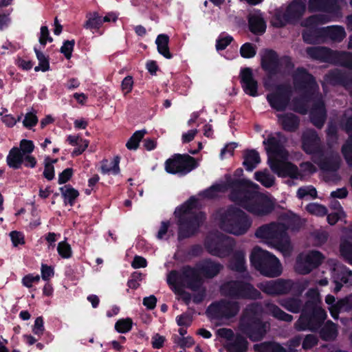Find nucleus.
<instances>
[{"label": "nucleus", "instance_id": "774afa93", "mask_svg": "<svg viewBox=\"0 0 352 352\" xmlns=\"http://www.w3.org/2000/svg\"><path fill=\"white\" fill-rule=\"evenodd\" d=\"M19 146V148L24 155L31 154L34 149L33 142L29 140L23 139L21 140Z\"/></svg>", "mask_w": 352, "mask_h": 352}, {"label": "nucleus", "instance_id": "423d86ee", "mask_svg": "<svg viewBox=\"0 0 352 352\" xmlns=\"http://www.w3.org/2000/svg\"><path fill=\"white\" fill-rule=\"evenodd\" d=\"M292 78L296 91L310 98L319 96V100L314 102L310 111V120L315 126L321 129L327 119V111L315 77L305 68L298 67L293 72Z\"/></svg>", "mask_w": 352, "mask_h": 352}, {"label": "nucleus", "instance_id": "9b49d317", "mask_svg": "<svg viewBox=\"0 0 352 352\" xmlns=\"http://www.w3.org/2000/svg\"><path fill=\"white\" fill-rule=\"evenodd\" d=\"M223 269V265L211 259H204L197 263L195 267L185 265L182 268V274L186 281V287L197 291L203 286L200 275L206 278H212Z\"/></svg>", "mask_w": 352, "mask_h": 352}, {"label": "nucleus", "instance_id": "0eeeda50", "mask_svg": "<svg viewBox=\"0 0 352 352\" xmlns=\"http://www.w3.org/2000/svg\"><path fill=\"white\" fill-rule=\"evenodd\" d=\"M174 214L177 219L179 241L191 237L197 233L206 220V214L199 211L197 199L194 197L177 207Z\"/></svg>", "mask_w": 352, "mask_h": 352}, {"label": "nucleus", "instance_id": "cd10ccee", "mask_svg": "<svg viewBox=\"0 0 352 352\" xmlns=\"http://www.w3.org/2000/svg\"><path fill=\"white\" fill-rule=\"evenodd\" d=\"M320 36L333 42L340 43L346 36L345 30L340 25H330L320 28Z\"/></svg>", "mask_w": 352, "mask_h": 352}, {"label": "nucleus", "instance_id": "c03bdc74", "mask_svg": "<svg viewBox=\"0 0 352 352\" xmlns=\"http://www.w3.org/2000/svg\"><path fill=\"white\" fill-rule=\"evenodd\" d=\"M224 188L225 186L223 184H214L201 191L199 195L205 199H212L217 198L220 192H224Z\"/></svg>", "mask_w": 352, "mask_h": 352}, {"label": "nucleus", "instance_id": "6e6d98bb", "mask_svg": "<svg viewBox=\"0 0 352 352\" xmlns=\"http://www.w3.org/2000/svg\"><path fill=\"white\" fill-rule=\"evenodd\" d=\"M309 196L312 199L317 197V190L313 186H306L300 187L297 190V197L302 199Z\"/></svg>", "mask_w": 352, "mask_h": 352}, {"label": "nucleus", "instance_id": "2f4dec72", "mask_svg": "<svg viewBox=\"0 0 352 352\" xmlns=\"http://www.w3.org/2000/svg\"><path fill=\"white\" fill-rule=\"evenodd\" d=\"M23 156L19 147H12L6 157V163L8 166L13 169H19L23 163Z\"/></svg>", "mask_w": 352, "mask_h": 352}, {"label": "nucleus", "instance_id": "4be33fe9", "mask_svg": "<svg viewBox=\"0 0 352 352\" xmlns=\"http://www.w3.org/2000/svg\"><path fill=\"white\" fill-rule=\"evenodd\" d=\"M290 279L278 278L260 283L257 287L265 294L270 296L285 295L291 292Z\"/></svg>", "mask_w": 352, "mask_h": 352}, {"label": "nucleus", "instance_id": "3c124183", "mask_svg": "<svg viewBox=\"0 0 352 352\" xmlns=\"http://www.w3.org/2000/svg\"><path fill=\"white\" fill-rule=\"evenodd\" d=\"M133 321L130 318L118 320L115 324L116 330L120 333H126L131 331Z\"/></svg>", "mask_w": 352, "mask_h": 352}, {"label": "nucleus", "instance_id": "f3484780", "mask_svg": "<svg viewBox=\"0 0 352 352\" xmlns=\"http://www.w3.org/2000/svg\"><path fill=\"white\" fill-rule=\"evenodd\" d=\"M221 295L233 298L258 299L261 295L259 291L245 280H230L220 287Z\"/></svg>", "mask_w": 352, "mask_h": 352}, {"label": "nucleus", "instance_id": "7ed1b4c3", "mask_svg": "<svg viewBox=\"0 0 352 352\" xmlns=\"http://www.w3.org/2000/svg\"><path fill=\"white\" fill-rule=\"evenodd\" d=\"M302 144L303 151L312 155L311 160L318 165L324 182L336 184L341 179L338 173L342 164L340 156L335 152L326 156L324 155L320 138L316 131L308 129L304 131Z\"/></svg>", "mask_w": 352, "mask_h": 352}, {"label": "nucleus", "instance_id": "6ab92c4d", "mask_svg": "<svg viewBox=\"0 0 352 352\" xmlns=\"http://www.w3.org/2000/svg\"><path fill=\"white\" fill-rule=\"evenodd\" d=\"M233 238L223 234H210L205 243L208 252L213 256L223 258L228 256L234 246Z\"/></svg>", "mask_w": 352, "mask_h": 352}, {"label": "nucleus", "instance_id": "8fccbe9b", "mask_svg": "<svg viewBox=\"0 0 352 352\" xmlns=\"http://www.w3.org/2000/svg\"><path fill=\"white\" fill-rule=\"evenodd\" d=\"M101 172L102 174H113L117 175L120 173L119 160L118 157L115 158L113 161L109 163L105 161L101 166Z\"/></svg>", "mask_w": 352, "mask_h": 352}, {"label": "nucleus", "instance_id": "2eb2a0df", "mask_svg": "<svg viewBox=\"0 0 352 352\" xmlns=\"http://www.w3.org/2000/svg\"><path fill=\"white\" fill-rule=\"evenodd\" d=\"M306 52L311 58L320 62L347 67L351 66L352 54L350 52L333 51L325 47H309Z\"/></svg>", "mask_w": 352, "mask_h": 352}, {"label": "nucleus", "instance_id": "4d7b16f0", "mask_svg": "<svg viewBox=\"0 0 352 352\" xmlns=\"http://www.w3.org/2000/svg\"><path fill=\"white\" fill-rule=\"evenodd\" d=\"M240 54L245 58H253L256 54V46L250 43H245L240 48Z\"/></svg>", "mask_w": 352, "mask_h": 352}, {"label": "nucleus", "instance_id": "338daca9", "mask_svg": "<svg viewBox=\"0 0 352 352\" xmlns=\"http://www.w3.org/2000/svg\"><path fill=\"white\" fill-rule=\"evenodd\" d=\"M38 41L43 47L46 45L47 42H52L53 38L50 35V32L48 28L45 25L41 26L40 30V34L38 37Z\"/></svg>", "mask_w": 352, "mask_h": 352}, {"label": "nucleus", "instance_id": "dca6fc26", "mask_svg": "<svg viewBox=\"0 0 352 352\" xmlns=\"http://www.w3.org/2000/svg\"><path fill=\"white\" fill-rule=\"evenodd\" d=\"M240 308L239 302L222 299L210 304L206 313L211 320L223 324L235 317L239 314Z\"/></svg>", "mask_w": 352, "mask_h": 352}, {"label": "nucleus", "instance_id": "39448f33", "mask_svg": "<svg viewBox=\"0 0 352 352\" xmlns=\"http://www.w3.org/2000/svg\"><path fill=\"white\" fill-rule=\"evenodd\" d=\"M286 138L280 133L271 134L263 141L268 154V164L274 173L280 177L302 179L296 165L288 162L289 153L285 148Z\"/></svg>", "mask_w": 352, "mask_h": 352}, {"label": "nucleus", "instance_id": "9d476101", "mask_svg": "<svg viewBox=\"0 0 352 352\" xmlns=\"http://www.w3.org/2000/svg\"><path fill=\"white\" fill-rule=\"evenodd\" d=\"M255 236L263 240L268 246L280 251L284 256H290L292 245L285 226L280 222H272L260 226L255 232Z\"/></svg>", "mask_w": 352, "mask_h": 352}, {"label": "nucleus", "instance_id": "e2e57ef3", "mask_svg": "<svg viewBox=\"0 0 352 352\" xmlns=\"http://www.w3.org/2000/svg\"><path fill=\"white\" fill-rule=\"evenodd\" d=\"M233 41V38L230 35L221 34L216 41V48L217 50H223Z\"/></svg>", "mask_w": 352, "mask_h": 352}, {"label": "nucleus", "instance_id": "7c9ffc66", "mask_svg": "<svg viewBox=\"0 0 352 352\" xmlns=\"http://www.w3.org/2000/svg\"><path fill=\"white\" fill-rule=\"evenodd\" d=\"M319 98V96L310 98L305 94L303 96L295 97L289 102L290 109L295 112L305 115L308 111V99H317L316 100L317 101Z\"/></svg>", "mask_w": 352, "mask_h": 352}, {"label": "nucleus", "instance_id": "69168bd1", "mask_svg": "<svg viewBox=\"0 0 352 352\" xmlns=\"http://www.w3.org/2000/svg\"><path fill=\"white\" fill-rule=\"evenodd\" d=\"M54 276V269L52 266L42 263L41 265V277L48 282Z\"/></svg>", "mask_w": 352, "mask_h": 352}, {"label": "nucleus", "instance_id": "4468645a", "mask_svg": "<svg viewBox=\"0 0 352 352\" xmlns=\"http://www.w3.org/2000/svg\"><path fill=\"white\" fill-rule=\"evenodd\" d=\"M306 8V0H294L285 8L281 7L275 10L271 23L276 28L294 24L303 16Z\"/></svg>", "mask_w": 352, "mask_h": 352}, {"label": "nucleus", "instance_id": "09e8293b", "mask_svg": "<svg viewBox=\"0 0 352 352\" xmlns=\"http://www.w3.org/2000/svg\"><path fill=\"white\" fill-rule=\"evenodd\" d=\"M36 58L38 60V65L34 67L35 72L42 71L43 72L50 69L49 58L36 47L34 48Z\"/></svg>", "mask_w": 352, "mask_h": 352}, {"label": "nucleus", "instance_id": "a19ab883", "mask_svg": "<svg viewBox=\"0 0 352 352\" xmlns=\"http://www.w3.org/2000/svg\"><path fill=\"white\" fill-rule=\"evenodd\" d=\"M265 307L270 313L273 317L276 318L277 320L285 322H292L293 320V316L289 314L285 313L282 309H280L277 305H274L272 303H267Z\"/></svg>", "mask_w": 352, "mask_h": 352}, {"label": "nucleus", "instance_id": "0e129e2a", "mask_svg": "<svg viewBox=\"0 0 352 352\" xmlns=\"http://www.w3.org/2000/svg\"><path fill=\"white\" fill-rule=\"evenodd\" d=\"M38 123V118L36 115V112L30 111L28 112L23 120V124L25 128L31 129L32 127L36 125Z\"/></svg>", "mask_w": 352, "mask_h": 352}, {"label": "nucleus", "instance_id": "1a4fd4ad", "mask_svg": "<svg viewBox=\"0 0 352 352\" xmlns=\"http://www.w3.org/2000/svg\"><path fill=\"white\" fill-rule=\"evenodd\" d=\"M217 220L222 230L236 236L245 234L252 224L251 217L234 206L220 209L218 211Z\"/></svg>", "mask_w": 352, "mask_h": 352}, {"label": "nucleus", "instance_id": "5fc2aeb1", "mask_svg": "<svg viewBox=\"0 0 352 352\" xmlns=\"http://www.w3.org/2000/svg\"><path fill=\"white\" fill-rule=\"evenodd\" d=\"M57 252L62 258L67 259L72 256V248L65 240L58 243Z\"/></svg>", "mask_w": 352, "mask_h": 352}, {"label": "nucleus", "instance_id": "c756f323", "mask_svg": "<svg viewBox=\"0 0 352 352\" xmlns=\"http://www.w3.org/2000/svg\"><path fill=\"white\" fill-rule=\"evenodd\" d=\"M279 124L287 131H295L299 126L300 120L294 113H287L277 115Z\"/></svg>", "mask_w": 352, "mask_h": 352}, {"label": "nucleus", "instance_id": "a211bd4d", "mask_svg": "<svg viewBox=\"0 0 352 352\" xmlns=\"http://www.w3.org/2000/svg\"><path fill=\"white\" fill-rule=\"evenodd\" d=\"M198 166V161L188 154H174L164 163L168 173L179 176H185Z\"/></svg>", "mask_w": 352, "mask_h": 352}, {"label": "nucleus", "instance_id": "de8ad7c7", "mask_svg": "<svg viewBox=\"0 0 352 352\" xmlns=\"http://www.w3.org/2000/svg\"><path fill=\"white\" fill-rule=\"evenodd\" d=\"M340 251L344 260L352 265V243L346 239H342Z\"/></svg>", "mask_w": 352, "mask_h": 352}, {"label": "nucleus", "instance_id": "aec40b11", "mask_svg": "<svg viewBox=\"0 0 352 352\" xmlns=\"http://www.w3.org/2000/svg\"><path fill=\"white\" fill-rule=\"evenodd\" d=\"M324 259V255L319 251L312 250L300 253L296 260L295 271L300 274H308L319 267Z\"/></svg>", "mask_w": 352, "mask_h": 352}, {"label": "nucleus", "instance_id": "bb28decb", "mask_svg": "<svg viewBox=\"0 0 352 352\" xmlns=\"http://www.w3.org/2000/svg\"><path fill=\"white\" fill-rule=\"evenodd\" d=\"M325 302H327V304L330 305V307L329 309L331 316L334 319L338 318V314L340 312L348 311L352 307L349 296L338 300L335 304V297L332 295L329 294L325 298Z\"/></svg>", "mask_w": 352, "mask_h": 352}, {"label": "nucleus", "instance_id": "680f3d73", "mask_svg": "<svg viewBox=\"0 0 352 352\" xmlns=\"http://www.w3.org/2000/svg\"><path fill=\"white\" fill-rule=\"evenodd\" d=\"M41 276L38 274H28L24 276L21 280L22 285L28 288H31L34 284L39 283Z\"/></svg>", "mask_w": 352, "mask_h": 352}, {"label": "nucleus", "instance_id": "f8f14e48", "mask_svg": "<svg viewBox=\"0 0 352 352\" xmlns=\"http://www.w3.org/2000/svg\"><path fill=\"white\" fill-rule=\"evenodd\" d=\"M261 65L262 69L270 76L263 82L265 88L267 90L272 89V76L283 74L294 67L291 57H279L275 51L269 49L264 50L261 53Z\"/></svg>", "mask_w": 352, "mask_h": 352}, {"label": "nucleus", "instance_id": "79ce46f5", "mask_svg": "<svg viewBox=\"0 0 352 352\" xmlns=\"http://www.w3.org/2000/svg\"><path fill=\"white\" fill-rule=\"evenodd\" d=\"M254 179L266 188L272 187L275 182L274 176L266 169L255 172Z\"/></svg>", "mask_w": 352, "mask_h": 352}, {"label": "nucleus", "instance_id": "49530a36", "mask_svg": "<svg viewBox=\"0 0 352 352\" xmlns=\"http://www.w3.org/2000/svg\"><path fill=\"white\" fill-rule=\"evenodd\" d=\"M146 133L147 131L145 129L136 131L127 141L126 144V148L129 150H136L139 147L140 141Z\"/></svg>", "mask_w": 352, "mask_h": 352}, {"label": "nucleus", "instance_id": "c9c22d12", "mask_svg": "<svg viewBox=\"0 0 352 352\" xmlns=\"http://www.w3.org/2000/svg\"><path fill=\"white\" fill-rule=\"evenodd\" d=\"M243 164L248 171L253 170L260 163L259 153L256 150H248L244 153Z\"/></svg>", "mask_w": 352, "mask_h": 352}, {"label": "nucleus", "instance_id": "052dcab7", "mask_svg": "<svg viewBox=\"0 0 352 352\" xmlns=\"http://www.w3.org/2000/svg\"><path fill=\"white\" fill-rule=\"evenodd\" d=\"M292 284L291 286V292H294L301 294L309 285L308 279H300L296 281L291 280Z\"/></svg>", "mask_w": 352, "mask_h": 352}, {"label": "nucleus", "instance_id": "e433bc0d", "mask_svg": "<svg viewBox=\"0 0 352 352\" xmlns=\"http://www.w3.org/2000/svg\"><path fill=\"white\" fill-rule=\"evenodd\" d=\"M169 36L166 34H159L155 40L157 52L162 56L167 59L173 58V54L170 53L168 47Z\"/></svg>", "mask_w": 352, "mask_h": 352}, {"label": "nucleus", "instance_id": "f257e3e1", "mask_svg": "<svg viewBox=\"0 0 352 352\" xmlns=\"http://www.w3.org/2000/svg\"><path fill=\"white\" fill-rule=\"evenodd\" d=\"M230 192L229 199L238 206L256 217L267 216L274 210V201L266 195L258 192L259 186L245 179L228 181Z\"/></svg>", "mask_w": 352, "mask_h": 352}, {"label": "nucleus", "instance_id": "603ef678", "mask_svg": "<svg viewBox=\"0 0 352 352\" xmlns=\"http://www.w3.org/2000/svg\"><path fill=\"white\" fill-rule=\"evenodd\" d=\"M306 210L309 213L319 217L325 216L328 212L325 206L317 203H311L307 204Z\"/></svg>", "mask_w": 352, "mask_h": 352}, {"label": "nucleus", "instance_id": "412c9836", "mask_svg": "<svg viewBox=\"0 0 352 352\" xmlns=\"http://www.w3.org/2000/svg\"><path fill=\"white\" fill-rule=\"evenodd\" d=\"M292 87L287 84H278L274 91L267 95V100L270 107L278 111H285L289 105L292 96Z\"/></svg>", "mask_w": 352, "mask_h": 352}, {"label": "nucleus", "instance_id": "f03ea898", "mask_svg": "<svg viewBox=\"0 0 352 352\" xmlns=\"http://www.w3.org/2000/svg\"><path fill=\"white\" fill-rule=\"evenodd\" d=\"M307 300L302 306L300 299L297 298H283L278 301L280 305L287 311L301 314L295 323L297 331H318L327 318V313L321 307L322 301L317 289L311 288L306 293Z\"/></svg>", "mask_w": 352, "mask_h": 352}, {"label": "nucleus", "instance_id": "864d4df0", "mask_svg": "<svg viewBox=\"0 0 352 352\" xmlns=\"http://www.w3.org/2000/svg\"><path fill=\"white\" fill-rule=\"evenodd\" d=\"M338 129L336 124L330 122L327 129V144L332 146L338 141Z\"/></svg>", "mask_w": 352, "mask_h": 352}, {"label": "nucleus", "instance_id": "bf43d9fd", "mask_svg": "<svg viewBox=\"0 0 352 352\" xmlns=\"http://www.w3.org/2000/svg\"><path fill=\"white\" fill-rule=\"evenodd\" d=\"M13 11V8H9L5 11L0 10V30H3L9 27L12 19L10 14Z\"/></svg>", "mask_w": 352, "mask_h": 352}, {"label": "nucleus", "instance_id": "ddd939ff", "mask_svg": "<svg viewBox=\"0 0 352 352\" xmlns=\"http://www.w3.org/2000/svg\"><path fill=\"white\" fill-rule=\"evenodd\" d=\"M250 258L255 269L265 276L274 278L282 274L283 267L280 261L268 251L256 247L254 248Z\"/></svg>", "mask_w": 352, "mask_h": 352}, {"label": "nucleus", "instance_id": "473e14b6", "mask_svg": "<svg viewBox=\"0 0 352 352\" xmlns=\"http://www.w3.org/2000/svg\"><path fill=\"white\" fill-rule=\"evenodd\" d=\"M248 345L247 340L242 336L236 334L230 342L226 343L225 346L228 352H245Z\"/></svg>", "mask_w": 352, "mask_h": 352}, {"label": "nucleus", "instance_id": "13d9d810", "mask_svg": "<svg viewBox=\"0 0 352 352\" xmlns=\"http://www.w3.org/2000/svg\"><path fill=\"white\" fill-rule=\"evenodd\" d=\"M56 159L51 160L49 157H47L45 160L43 176L49 181H51L54 178V167L53 164L56 163Z\"/></svg>", "mask_w": 352, "mask_h": 352}, {"label": "nucleus", "instance_id": "20e7f679", "mask_svg": "<svg viewBox=\"0 0 352 352\" xmlns=\"http://www.w3.org/2000/svg\"><path fill=\"white\" fill-rule=\"evenodd\" d=\"M308 10L311 12H322L324 14L311 15L300 22L306 28L302 33V38L307 43H315L318 36H320V28L318 26L336 21L342 16L338 0H309Z\"/></svg>", "mask_w": 352, "mask_h": 352}, {"label": "nucleus", "instance_id": "58836bf2", "mask_svg": "<svg viewBox=\"0 0 352 352\" xmlns=\"http://www.w3.org/2000/svg\"><path fill=\"white\" fill-rule=\"evenodd\" d=\"M320 338L329 341L334 340L338 336L337 326L331 321H327L320 331Z\"/></svg>", "mask_w": 352, "mask_h": 352}, {"label": "nucleus", "instance_id": "393cba45", "mask_svg": "<svg viewBox=\"0 0 352 352\" xmlns=\"http://www.w3.org/2000/svg\"><path fill=\"white\" fill-rule=\"evenodd\" d=\"M348 113L344 114L346 122L344 123V119L342 121V128L348 134V139L342 145L341 152L347 164L351 166H352V116Z\"/></svg>", "mask_w": 352, "mask_h": 352}, {"label": "nucleus", "instance_id": "37998d69", "mask_svg": "<svg viewBox=\"0 0 352 352\" xmlns=\"http://www.w3.org/2000/svg\"><path fill=\"white\" fill-rule=\"evenodd\" d=\"M84 28L89 30H98L102 25V16L98 12L88 13Z\"/></svg>", "mask_w": 352, "mask_h": 352}, {"label": "nucleus", "instance_id": "72a5a7b5", "mask_svg": "<svg viewBox=\"0 0 352 352\" xmlns=\"http://www.w3.org/2000/svg\"><path fill=\"white\" fill-rule=\"evenodd\" d=\"M229 267L232 271L240 273L246 272L245 252L243 250L236 251L229 264Z\"/></svg>", "mask_w": 352, "mask_h": 352}, {"label": "nucleus", "instance_id": "f704fd0d", "mask_svg": "<svg viewBox=\"0 0 352 352\" xmlns=\"http://www.w3.org/2000/svg\"><path fill=\"white\" fill-rule=\"evenodd\" d=\"M250 30L256 34H262L266 29V24L263 18L257 14H251L248 19Z\"/></svg>", "mask_w": 352, "mask_h": 352}, {"label": "nucleus", "instance_id": "c85d7f7f", "mask_svg": "<svg viewBox=\"0 0 352 352\" xmlns=\"http://www.w3.org/2000/svg\"><path fill=\"white\" fill-rule=\"evenodd\" d=\"M255 352H298L293 348H285L281 344L274 341H265L253 346Z\"/></svg>", "mask_w": 352, "mask_h": 352}, {"label": "nucleus", "instance_id": "5701e85b", "mask_svg": "<svg viewBox=\"0 0 352 352\" xmlns=\"http://www.w3.org/2000/svg\"><path fill=\"white\" fill-rule=\"evenodd\" d=\"M344 68L342 69H334L330 71L324 77V82H322V86L324 92H326V85H341L344 87H347L349 83L352 80L351 70L352 65L347 67L342 66Z\"/></svg>", "mask_w": 352, "mask_h": 352}, {"label": "nucleus", "instance_id": "4c0bfd02", "mask_svg": "<svg viewBox=\"0 0 352 352\" xmlns=\"http://www.w3.org/2000/svg\"><path fill=\"white\" fill-rule=\"evenodd\" d=\"M282 220L284 221L282 223L285 226L286 233L287 230L296 231L302 226L301 219L293 213L283 214L282 216Z\"/></svg>", "mask_w": 352, "mask_h": 352}, {"label": "nucleus", "instance_id": "a878e982", "mask_svg": "<svg viewBox=\"0 0 352 352\" xmlns=\"http://www.w3.org/2000/svg\"><path fill=\"white\" fill-rule=\"evenodd\" d=\"M240 82L243 91L252 97L258 96V82L254 78L252 70L246 67L240 72Z\"/></svg>", "mask_w": 352, "mask_h": 352}, {"label": "nucleus", "instance_id": "a18cd8bd", "mask_svg": "<svg viewBox=\"0 0 352 352\" xmlns=\"http://www.w3.org/2000/svg\"><path fill=\"white\" fill-rule=\"evenodd\" d=\"M181 283H184L186 286V281L182 276V270H180V272H178L176 270H172L168 274L167 283L173 290L175 289Z\"/></svg>", "mask_w": 352, "mask_h": 352}, {"label": "nucleus", "instance_id": "b1692460", "mask_svg": "<svg viewBox=\"0 0 352 352\" xmlns=\"http://www.w3.org/2000/svg\"><path fill=\"white\" fill-rule=\"evenodd\" d=\"M327 263L330 268L331 278L335 284L333 291L338 292L341 289L343 283L348 282L351 272L348 270L343 265L339 263L336 259H328Z\"/></svg>", "mask_w": 352, "mask_h": 352}, {"label": "nucleus", "instance_id": "6e6552de", "mask_svg": "<svg viewBox=\"0 0 352 352\" xmlns=\"http://www.w3.org/2000/svg\"><path fill=\"white\" fill-rule=\"evenodd\" d=\"M263 311L261 304L251 303L245 307L240 318L239 331L252 342L262 340L270 330V322L261 318Z\"/></svg>", "mask_w": 352, "mask_h": 352}, {"label": "nucleus", "instance_id": "ea45409f", "mask_svg": "<svg viewBox=\"0 0 352 352\" xmlns=\"http://www.w3.org/2000/svg\"><path fill=\"white\" fill-rule=\"evenodd\" d=\"M60 191L64 199L65 204H69L71 206L74 204L76 199L79 196L78 191L71 185H65L60 187Z\"/></svg>", "mask_w": 352, "mask_h": 352}]
</instances>
